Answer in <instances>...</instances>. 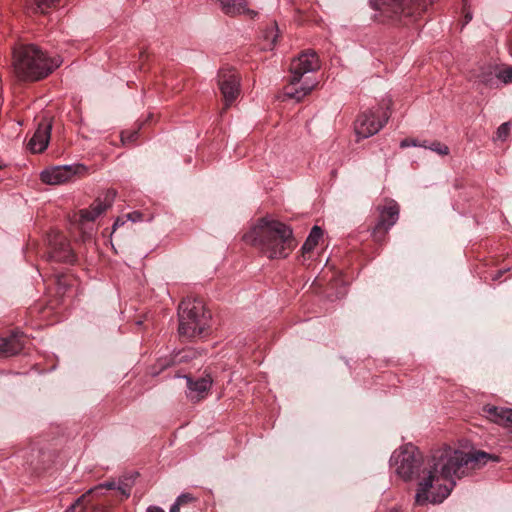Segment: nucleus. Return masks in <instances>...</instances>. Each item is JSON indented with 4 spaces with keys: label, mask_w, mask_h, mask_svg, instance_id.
<instances>
[{
    "label": "nucleus",
    "mask_w": 512,
    "mask_h": 512,
    "mask_svg": "<svg viewBox=\"0 0 512 512\" xmlns=\"http://www.w3.org/2000/svg\"><path fill=\"white\" fill-rule=\"evenodd\" d=\"M497 456L484 451L466 453L450 446L431 451L426 456V469L424 478L419 480H454L470 476L471 472L486 464L488 461H497Z\"/></svg>",
    "instance_id": "obj_1"
},
{
    "label": "nucleus",
    "mask_w": 512,
    "mask_h": 512,
    "mask_svg": "<svg viewBox=\"0 0 512 512\" xmlns=\"http://www.w3.org/2000/svg\"><path fill=\"white\" fill-rule=\"evenodd\" d=\"M269 259L286 258L296 246L292 229L274 219L263 217L244 236Z\"/></svg>",
    "instance_id": "obj_2"
},
{
    "label": "nucleus",
    "mask_w": 512,
    "mask_h": 512,
    "mask_svg": "<svg viewBox=\"0 0 512 512\" xmlns=\"http://www.w3.org/2000/svg\"><path fill=\"white\" fill-rule=\"evenodd\" d=\"M61 64L59 56L50 57L34 44L21 45L13 51V70L23 81L42 80Z\"/></svg>",
    "instance_id": "obj_3"
},
{
    "label": "nucleus",
    "mask_w": 512,
    "mask_h": 512,
    "mask_svg": "<svg viewBox=\"0 0 512 512\" xmlns=\"http://www.w3.org/2000/svg\"><path fill=\"white\" fill-rule=\"evenodd\" d=\"M210 319L211 315L206 311L202 300L184 299L178 307L180 337L192 339L205 336L208 333Z\"/></svg>",
    "instance_id": "obj_4"
},
{
    "label": "nucleus",
    "mask_w": 512,
    "mask_h": 512,
    "mask_svg": "<svg viewBox=\"0 0 512 512\" xmlns=\"http://www.w3.org/2000/svg\"><path fill=\"white\" fill-rule=\"evenodd\" d=\"M390 468L401 480H417L424 478L426 457L418 447L406 443L395 449L389 460Z\"/></svg>",
    "instance_id": "obj_5"
},
{
    "label": "nucleus",
    "mask_w": 512,
    "mask_h": 512,
    "mask_svg": "<svg viewBox=\"0 0 512 512\" xmlns=\"http://www.w3.org/2000/svg\"><path fill=\"white\" fill-rule=\"evenodd\" d=\"M319 68L318 56L314 51H304L297 58L293 59L290 65V84L285 88V96L296 101L302 100L313 90L316 83L304 81L299 88H294V86L301 81L306 73L314 72Z\"/></svg>",
    "instance_id": "obj_6"
},
{
    "label": "nucleus",
    "mask_w": 512,
    "mask_h": 512,
    "mask_svg": "<svg viewBox=\"0 0 512 512\" xmlns=\"http://www.w3.org/2000/svg\"><path fill=\"white\" fill-rule=\"evenodd\" d=\"M435 0H369L371 7L391 20L411 17L425 11Z\"/></svg>",
    "instance_id": "obj_7"
},
{
    "label": "nucleus",
    "mask_w": 512,
    "mask_h": 512,
    "mask_svg": "<svg viewBox=\"0 0 512 512\" xmlns=\"http://www.w3.org/2000/svg\"><path fill=\"white\" fill-rule=\"evenodd\" d=\"M455 484L456 482H449V485L442 482H419L415 502L418 505L441 503L450 495Z\"/></svg>",
    "instance_id": "obj_8"
},
{
    "label": "nucleus",
    "mask_w": 512,
    "mask_h": 512,
    "mask_svg": "<svg viewBox=\"0 0 512 512\" xmlns=\"http://www.w3.org/2000/svg\"><path fill=\"white\" fill-rule=\"evenodd\" d=\"M87 171L86 166L80 163L53 166L41 172L42 182L48 185H60L69 181L75 175H83Z\"/></svg>",
    "instance_id": "obj_9"
},
{
    "label": "nucleus",
    "mask_w": 512,
    "mask_h": 512,
    "mask_svg": "<svg viewBox=\"0 0 512 512\" xmlns=\"http://www.w3.org/2000/svg\"><path fill=\"white\" fill-rule=\"evenodd\" d=\"M388 113L380 119L378 112L370 109L361 113L355 122V133L359 138H369L378 133L388 120Z\"/></svg>",
    "instance_id": "obj_10"
},
{
    "label": "nucleus",
    "mask_w": 512,
    "mask_h": 512,
    "mask_svg": "<svg viewBox=\"0 0 512 512\" xmlns=\"http://www.w3.org/2000/svg\"><path fill=\"white\" fill-rule=\"evenodd\" d=\"M379 218L372 230V237L378 243L385 240L388 230L396 224L399 218V206L391 201L388 205L378 207Z\"/></svg>",
    "instance_id": "obj_11"
},
{
    "label": "nucleus",
    "mask_w": 512,
    "mask_h": 512,
    "mask_svg": "<svg viewBox=\"0 0 512 512\" xmlns=\"http://www.w3.org/2000/svg\"><path fill=\"white\" fill-rule=\"evenodd\" d=\"M49 251L48 260L58 263L74 264L76 256L70 248L66 237L58 232H53L48 236Z\"/></svg>",
    "instance_id": "obj_12"
},
{
    "label": "nucleus",
    "mask_w": 512,
    "mask_h": 512,
    "mask_svg": "<svg viewBox=\"0 0 512 512\" xmlns=\"http://www.w3.org/2000/svg\"><path fill=\"white\" fill-rule=\"evenodd\" d=\"M218 84L225 106L229 107L240 93V76L233 68H221L218 72Z\"/></svg>",
    "instance_id": "obj_13"
},
{
    "label": "nucleus",
    "mask_w": 512,
    "mask_h": 512,
    "mask_svg": "<svg viewBox=\"0 0 512 512\" xmlns=\"http://www.w3.org/2000/svg\"><path fill=\"white\" fill-rule=\"evenodd\" d=\"M117 192L114 189H108L103 197H98L89 209H82L80 217L84 221H94L104 211L110 208L115 200Z\"/></svg>",
    "instance_id": "obj_14"
},
{
    "label": "nucleus",
    "mask_w": 512,
    "mask_h": 512,
    "mask_svg": "<svg viewBox=\"0 0 512 512\" xmlns=\"http://www.w3.org/2000/svg\"><path fill=\"white\" fill-rule=\"evenodd\" d=\"M132 486L130 482H103L90 489L88 493H98L105 496H115L118 501H123L129 498Z\"/></svg>",
    "instance_id": "obj_15"
},
{
    "label": "nucleus",
    "mask_w": 512,
    "mask_h": 512,
    "mask_svg": "<svg viewBox=\"0 0 512 512\" xmlns=\"http://www.w3.org/2000/svg\"><path fill=\"white\" fill-rule=\"evenodd\" d=\"M52 123L48 119H42L38 127L30 139L28 146L33 153L43 152L49 143L51 135Z\"/></svg>",
    "instance_id": "obj_16"
},
{
    "label": "nucleus",
    "mask_w": 512,
    "mask_h": 512,
    "mask_svg": "<svg viewBox=\"0 0 512 512\" xmlns=\"http://www.w3.org/2000/svg\"><path fill=\"white\" fill-rule=\"evenodd\" d=\"M185 379L187 381L186 395L192 402H198L207 396L212 385V379L209 375L200 377L196 380H193L189 376H185Z\"/></svg>",
    "instance_id": "obj_17"
},
{
    "label": "nucleus",
    "mask_w": 512,
    "mask_h": 512,
    "mask_svg": "<svg viewBox=\"0 0 512 512\" xmlns=\"http://www.w3.org/2000/svg\"><path fill=\"white\" fill-rule=\"evenodd\" d=\"M23 333L14 331L7 337H0V355L3 357H11L19 354L23 348Z\"/></svg>",
    "instance_id": "obj_18"
},
{
    "label": "nucleus",
    "mask_w": 512,
    "mask_h": 512,
    "mask_svg": "<svg viewBox=\"0 0 512 512\" xmlns=\"http://www.w3.org/2000/svg\"><path fill=\"white\" fill-rule=\"evenodd\" d=\"M483 412L486 417L494 423L512 429V409L498 407L494 405H485Z\"/></svg>",
    "instance_id": "obj_19"
},
{
    "label": "nucleus",
    "mask_w": 512,
    "mask_h": 512,
    "mask_svg": "<svg viewBox=\"0 0 512 512\" xmlns=\"http://www.w3.org/2000/svg\"><path fill=\"white\" fill-rule=\"evenodd\" d=\"M220 3L222 11L230 16L238 14H255L254 11L247 8L245 0H217Z\"/></svg>",
    "instance_id": "obj_20"
},
{
    "label": "nucleus",
    "mask_w": 512,
    "mask_h": 512,
    "mask_svg": "<svg viewBox=\"0 0 512 512\" xmlns=\"http://www.w3.org/2000/svg\"><path fill=\"white\" fill-rule=\"evenodd\" d=\"M477 79L479 82L492 87L498 81V71L491 65L481 67Z\"/></svg>",
    "instance_id": "obj_21"
},
{
    "label": "nucleus",
    "mask_w": 512,
    "mask_h": 512,
    "mask_svg": "<svg viewBox=\"0 0 512 512\" xmlns=\"http://www.w3.org/2000/svg\"><path fill=\"white\" fill-rule=\"evenodd\" d=\"M322 235H323L322 229L319 226H314L311 229L306 241L302 245V252L303 253L311 252L315 248V246L318 244V241L322 237Z\"/></svg>",
    "instance_id": "obj_22"
},
{
    "label": "nucleus",
    "mask_w": 512,
    "mask_h": 512,
    "mask_svg": "<svg viewBox=\"0 0 512 512\" xmlns=\"http://www.w3.org/2000/svg\"><path fill=\"white\" fill-rule=\"evenodd\" d=\"M34 12L46 13L48 9L55 6L59 0H29Z\"/></svg>",
    "instance_id": "obj_23"
},
{
    "label": "nucleus",
    "mask_w": 512,
    "mask_h": 512,
    "mask_svg": "<svg viewBox=\"0 0 512 512\" xmlns=\"http://www.w3.org/2000/svg\"><path fill=\"white\" fill-rule=\"evenodd\" d=\"M38 456L41 458V460H39L36 464H35V469L36 470H45L49 467V465L47 464V462H50L52 460V454L51 452L49 451H39L38 452Z\"/></svg>",
    "instance_id": "obj_24"
},
{
    "label": "nucleus",
    "mask_w": 512,
    "mask_h": 512,
    "mask_svg": "<svg viewBox=\"0 0 512 512\" xmlns=\"http://www.w3.org/2000/svg\"><path fill=\"white\" fill-rule=\"evenodd\" d=\"M278 26L276 23H273L270 28H268L264 33V38L269 42L271 46L276 44L278 35H279Z\"/></svg>",
    "instance_id": "obj_25"
},
{
    "label": "nucleus",
    "mask_w": 512,
    "mask_h": 512,
    "mask_svg": "<svg viewBox=\"0 0 512 512\" xmlns=\"http://www.w3.org/2000/svg\"><path fill=\"white\" fill-rule=\"evenodd\" d=\"M425 148H429L431 151L436 152L439 155H448L449 154V147L439 141L432 142L429 146L422 145Z\"/></svg>",
    "instance_id": "obj_26"
},
{
    "label": "nucleus",
    "mask_w": 512,
    "mask_h": 512,
    "mask_svg": "<svg viewBox=\"0 0 512 512\" xmlns=\"http://www.w3.org/2000/svg\"><path fill=\"white\" fill-rule=\"evenodd\" d=\"M510 132V122H505L501 124L496 131L497 140L505 141Z\"/></svg>",
    "instance_id": "obj_27"
},
{
    "label": "nucleus",
    "mask_w": 512,
    "mask_h": 512,
    "mask_svg": "<svg viewBox=\"0 0 512 512\" xmlns=\"http://www.w3.org/2000/svg\"><path fill=\"white\" fill-rule=\"evenodd\" d=\"M86 495L79 497L73 504H71L65 512H81L82 503L85 501Z\"/></svg>",
    "instance_id": "obj_28"
},
{
    "label": "nucleus",
    "mask_w": 512,
    "mask_h": 512,
    "mask_svg": "<svg viewBox=\"0 0 512 512\" xmlns=\"http://www.w3.org/2000/svg\"><path fill=\"white\" fill-rule=\"evenodd\" d=\"M498 80H502L504 83L512 82V67L498 71Z\"/></svg>",
    "instance_id": "obj_29"
},
{
    "label": "nucleus",
    "mask_w": 512,
    "mask_h": 512,
    "mask_svg": "<svg viewBox=\"0 0 512 512\" xmlns=\"http://www.w3.org/2000/svg\"><path fill=\"white\" fill-rule=\"evenodd\" d=\"M194 498L190 493H182L176 498V501L179 502V504L182 506L184 504H187L191 501H193Z\"/></svg>",
    "instance_id": "obj_30"
},
{
    "label": "nucleus",
    "mask_w": 512,
    "mask_h": 512,
    "mask_svg": "<svg viewBox=\"0 0 512 512\" xmlns=\"http://www.w3.org/2000/svg\"><path fill=\"white\" fill-rule=\"evenodd\" d=\"M138 137V132L137 131H134V132H130V133H122L121 134V139L123 141V143H127V142H133L137 139Z\"/></svg>",
    "instance_id": "obj_31"
},
{
    "label": "nucleus",
    "mask_w": 512,
    "mask_h": 512,
    "mask_svg": "<svg viewBox=\"0 0 512 512\" xmlns=\"http://www.w3.org/2000/svg\"><path fill=\"white\" fill-rule=\"evenodd\" d=\"M140 476H141V474L139 473V471L133 470V471H130V472L126 473L125 475H123L119 480H125V481L135 480L137 477H140Z\"/></svg>",
    "instance_id": "obj_32"
},
{
    "label": "nucleus",
    "mask_w": 512,
    "mask_h": 512,
    "mask_svg": "<svg viewBox=\"0 0 512 512\" xmlns=\"http://www.w3.org/2000/svg\"><path fill=\"white\" fill-rule=\"evenodd\" d=\"M127 218L131 222H138V221L142 220V213H140L138 211H133V212L127 214Z\"/></svg>",
    "instance_id": "obj_33"
},
{
    "label": "nucleus",
    "mask_w": 512,
    "mask_h": 512,
    "mask_svg": "<svg viewBox=\"0 0 512 512\" xmlns=\"http://www.w3.org/2000/svg\"><path fill=\"white\" fill-rule=\"evenodd\" d=\"M409 146H418V143L415 140L404 139L400 142V147L405 148Z\"/></svg>",
    "instance_id": "obj_34"
},
{
    "label": "nucleus",
    "mask_w": 512,
    "mask_h": 512,
    "mask_svg": "<svg viewBox=\"0 0 512 512\" xmlns=\"http://www.w3.org/2000/svg\"><path fill=\"white\" fill-rule=\"evenodd\" d=\"M510 270L509 268L508 269H500L498 270L493 276H492V280L493 281H496L498 279H500V277L506 272Z\"/></svg>",
    "instance_id": "obj_35"
},
{
    "label": "nucleus",
    "mask_w": 512,
    "mask_h": 512,
    "mask_svg": "<svg viewBox=\"0 0 512 512\" xmlns=\"http://www.w3.org/2000/svg\"><path fill=\"white\" fill-rule=\"evenodd\" d=\"M146 512H165L164 509H162L159 506L151 505L146 509Z\"/></svg>",
    "instance_id": "obj_36"
},
{
    "label": "nucleus",
    "mask_w": 512,
    "mask_h": 512,
    "mask_svg": "<svg viewBox=\"0 0 512 512\" xmlns=\"http://www.w3.org/2000/svg\"><path fill=\"white\" fill-rule=\"evenodd\" d=\"M181 505L179 502L175 500V502L171 505L169 512H180Z\"/></svg>",
    "instance_id": "obj_37"
},
{
    "label": "nucleus",
    "mask_w": 512,
    "mask_h": 512,
    "mask_svg": "<svg viewBox=\"0 0 512 512\" xmlns=\"http://www.w3.org/2000/svg\"><path fill=\"white\" fill-rule=\"evenodd\" d=\"M122 224H124V222H123V221H121V220L118 218V219L114 222V224H113V229L115 230V229H116V227H118L119 225H122Z\"/></svg>",
    "instance_id": "obj_38"
},
{
    "label": "nucleus",
    "mask_w": 512,
    "mask_h": 512,
    "mask_svg": "<svg viewBox=\"0 0 512 512\" xmlns=\"http://www.w3.org/2000/svg\"><path fill=\"white\" fill-rule=\"evenodd\" d=\"M184 353L185 354L183 356H181L180 361L187 360L190 357V355H189L191 353L190 351H185Z\"/></svg>",
    "instance_id": "obj_39"
},
{
    "label": "nucleus",
    "mask_w": 512,
    "mask_h": 512,
    "mask_svg": "<svg viewBox=\"0 0 512 512\" xmlns=\"http://www.w3.org/2000/svg\"><path fill=\"white\" fill-rule=\"evenodd\" d=\"M472 19V15L470 13H467L465 15V23H468Z\"/></svg>",
    "instance_id": "obj_40"
}]
</instances>
